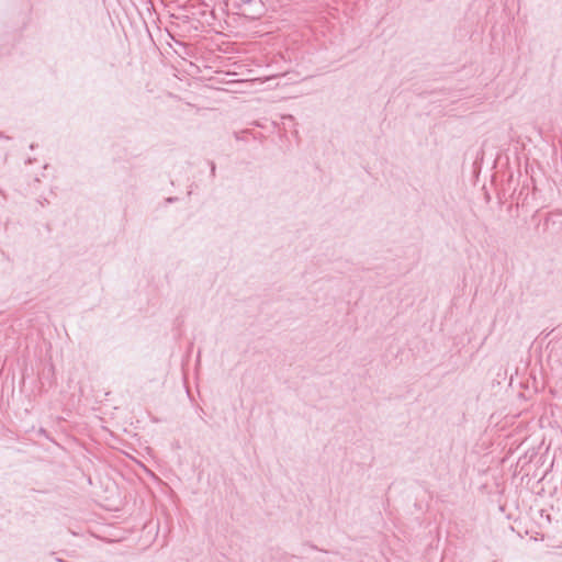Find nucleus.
<instances>
[{
    "label": "nucleus",
    "mask_w": 562,
    "mask_h": 562,
    "mask_svg": "<svg viewBox=\"0 0 562 562\" xmlns=\"http://www.w3.org/2000/svg\"><path fill=\"white\" fill-rule=\"evenodd\" d=\"M189 5L192 8H195L199 5L205 7V4L201 0H189Z\"/></svg>",
    "instance_id": "nucleus-1"
},
{
    "label": "nucleus",
    "mask_w": 562,
    "mask_h": 562,
    "mask_svg": "<svg viewBox=\"0 0 562 562\" xmlns=\"http://www.w3.org/2000/svg\"><path fill=\"white\" fill-rule=\"evenodd\" d=\"M210 173H211V177L214 178L215 175H216V166H215V162L214 161H210Z\"/></svg>",
    "instance_id": "nucleus-2"
},
{
    "label": "nucleus",
    "mask_w": 562,
    "mask_h": 562,
    "mask_svg": "<svg viewBox=\"0 0 562 562\" xmlns=\"http://www.w3.org/2000/svg\"><path fill=\"white\" fill-rule=\"evenodd\" d=\"M176 200H177V198H168V199H167V202H168V203H172V202H175Z\"/></svg>",
    "instance_id": "nucleus-3"
},
{
    "label": "nucleus",
    "mask_w": 562,
    "mask_h": 562,
    "mask_svg": "<svg viewBox=\"0 0 562 562\" xmlns=\"http://www.w3.org/2000/svg\"><path fill=\"white\" fill-rule=\"evenodd\" d=\"M40 203H41L42 205H44L45 203H48V201H47V199H44V200L40 201Z\"/></svg>",
    "instance_id": "nucleus-4"
},
{
    "label": "nucleus",
    "mask_w": 562,
    "mask_h": 562,
    "mask_svg": "<svg viewBox=\"0 0 562 562\" xmlns=\"http://www.w3.org/2000/svg\"><path fill=\"white\" fill-rule=\"evenodd\" d=\"M199 13H200L201 15H205L206 11H205V10H201Z\"/></svg>",
    "instance_id": "nucleus-5"
},
{
    "label": "nucleus",
    "mask_w": 562,
    "mask_h": 562,
    "mask_svg": "<svg viewBox=\"0 0 562 562\" xmlns=\"http://www.w3.org/2000/svg\"><path fill=\"white\" fill-rule=\"evenodd\" d=\"M56 562H65V560H63L60 558H56Z\"/></svg>",
    "instance_id": "nucleus-6"
}]
</instances>
